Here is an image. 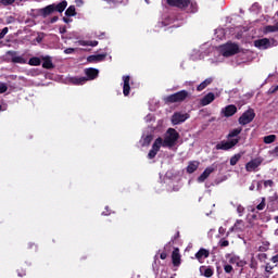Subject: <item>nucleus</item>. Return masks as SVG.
I'll list each match as a JSON object with an SVG mask.
<instances>
[{
  "instance_id": "f257e3e1",
  "label": "nucleus",
  "mask_w": 278,
  "mask_h": 278,
  "mask_svg": "<svg viewBox=\"0 0 278 278\" xmlns=\"http://www.w3.org/2000/svg\"><path fill=\"white\" fill-rule=\"evenodd\" d=\"M179 138L180 136L175 128H168L166 130L164 139H162L161 147H164L165 149H173V147L177 144Z\"/></svg>"
},
{
  "instance_id": "f03ea898",
  "label": "nucleus",
  "mask_w": 278,
  "mask_h": 278,
  "mask_svg": "<svg viewBox=\"0 0 278 278\" xmlns=\"http://www.w3.org/2000/svg\"><path fill=\"white\" fill-rule=\"evenodd\" d=\"M186 99H190V92L188 90H180L176 93L169 94L164 98L165 103H184Z\"/></svg>"
},
{
  "instance_id": "7ed1b4c3",
  "label": "nucleus",
  "mask_w": 278,
  "mask_h": 278,
  "mask_svg": "<svg viewBox=\"0 0 278 278\" xmlns=\"http://www.w3.org/2000/svg\"><path fill=\"white\" fill-rule=\"evenodd\" d=\"M220 53L224 58L238 55V53H240V46H238V43L227 42L220 46Z\"/></svg>"
},
{
  "instance_id": "20e7f679",
  "label": "nucleus",
  "mask_w": 278,
  "mask_h": 278,
  "mask_svg": "<svg viewBox=\"0 0 278 278\" xmlns=\"http://www.w3.org/2000/svg\"><path fill=\"white\" fill-rule=\"evenodd\" d=\"M254 119H255V110L248 109L239 117L238 122H239V125H243L244 126V125H249V123H253Z\"/></svg>"
},
{
  "instance_id": "39448f33",
  "label": "nucleus",
  "mask_w": 278,
  "mask_h": 278,
  "mask_svg": "<svg viewBox=\"0 0 278 278\" xmlns=\"http://www.w3.org/2000/svg\"><path fill=\"white\" fill-rule=\"evenodd\" d=\"M238 142H240V139L237 138V139H231L230 141H222L219 143H217L215 146V149L217 151H229L231 149H233V147H236V144H238Z\"/></svg>"
},
{
  "instance_id": "423d86ee",
  "label": "nucleus",
  "mask_w": 278,
  "mask_h": 278,
  "mask_svg": "<svg viewBox=\"0 0 278 278\" xmlns=\"http://www.w3.org/2000/svg\"><path fill=\"white\" fill-rule=\"evenodd\" d=\"M160 149H162V137H157L155 141L152 144V149L148 153V159L153 160L155 159V155L160 152Z\"/></svg>"
},
{
  "instance_id": "0eeeda50",
  "label": "nucleus",
  "mask_w": 278,
  "mask_h": 278,
  "mask_svg": "<svg viewBox=\"0 0 278 278\" xmlns=\"http://www.w3.org/2000/svg\"><path fill=\"white\" fill-rule=\"evenodd\" d=\"M166 3L170 8H178L179 10L190 8V0H166Z\"/></svg>"
},
{
  "instance_id": "6e6552de",
  "label": "nucleus",
  "mask_w": 278,
  "mask_h": 278,
  "mask_svg": "<svg viewBox=\"0 0 278 278\" xmlns=\"http://www.w3.org/2000/svg\"><path fill=\"white\" fill-rule=\"evenodd\" d=\"M188 118H190V114L176 112L172 116V123L173 125H181V123H186Z\"/></svg>"
},
{
  "instance_id": "1a4fd4ad",
  "label": "nucleus",
  "mask_w": 278,
  "mask_h": 278,
  "mask_svg": "<svg viewBox=\"0 0 278 278\" xmlns=\"http://www.w3.org/2000/svg\"><path fill=\"white\" fill-rule=\"evenodd\" d=\"M260 166H262V160L253 159L245 164V170L247 173H255Z\"/></svg>"
},
{
  "instance_id": "9d476101",
  "label": "nucleus",
  "mask_w": 278,
  "mask_h": 278,
  "mask_svg": "<svg viewBox=\"0 0 278 278\" xmlns=\"http://www.w3.org/2000/svg\"><path fill=\"white\" fill-rule=\"evenodd\" d=\"M53 12H55L53 4H49L46 8L37 10L38 16H42V18H47V16H51V14H53Z\"/></svg>"
},
{
  "instance_id": "9b49d317",
  "label": "nucleus",
  "mask_w": 278,
  "mask_h": 278,
  "mask_svg": "<svg viewBox=\"0 0 278 278\" xmlns=\"http://www.w3.org/2000/svg\"><path fill=\"white\" fill-rule=\"evenodd\" d=\"M85 75L87 76V81H92L99 77V70L94 67L85 68Z\"/></svg>"
},
{
  "instance_id": "f8f14e48",
  "label": "nucleus",
  "mask_w": 278,
  "mask_h": 278,
  "mask_svg": "<svg viewBox=\"0 0 278 278\" xmlns=\"http://www.w3.org/2000/svg\"><path fill=\"white\" fill-rule=\"evenodd\" d=\"M8 55H10L11 62H13V64H27V60H25L23 56L16 55V51H9Z\"/></svg>"
},
{
  "instance_id": "ddd939ff",
  "label": "nucleus",
  "mask_w": 278,
  "mask_h": 278,
  "mask_svg": "<svg viewBox=\"0 0 278 278\" xmlns=\"http://www.w3.org/2000/svg\"><path fill=\"white\" fill-rule=\"evenodd\" d=\"M238 112V108L235 104H229L223 109L222 113L226 118L233 116Z\"/></svg>"
},
{
  "instance_id": "4468645a",
  "label": "nucleus",
  "mask_w": 278,
  "mask_h": 278,
  "mask_svg": "<svg viewBox=\"0 0 278 278\" xmlns=\"http://www.w3.org/2000/svg\"><path fill=\"white\" fill-rule=\"evenodd\" d=\"M123 94L124 97H129V92H131V86L129 85V83L131 81V77L123 76Z\"/></svg>"
},
{
  "instance_id": "2eb2a0df",
  "label": "nucleus",
  "mask_w": 278,
  "mask_h": 278,
  "mask_svg": "<svg viewBox=\"0 0 278 278\" xmlns=\"http://www.w3.org/2000/svg\"><path fill=\"white\" fill-rule=\"evenodd\" d=\"M254 47H257V49H270V39H257L254 41Z\"/></svg>"
},
{
  "instance_id": "dca6fc26",
  "label": "nucleus",
  "mask_w": 278,
  "mask_h": 278,
  "mask_svg": "<svg viewBox=\"0 0 278 278\" xmlns=\"http://www.w3.org/2000/svg\"><path fill=\"white\" fill-rule=\"evenodd\" d=\"M70 81L73 86H84L88 81V78L86 76H74L70 78Z\"/></svg>"
},
{
  "instance_id": "f3484780",
  "label": "nucleus",
  "mask_w": 278,
  "mask_h": 278,
  "mask_svg": "<svg viewBox=\"0 0 278 278\" xmlns=\"http://www.w3.org/2000/svg\"><path fill=\"white\" fill-rule=\"evenodd\" d=\"M172 262L174 266H180L181 264V254H179L178 248H175L172 252Z\"/></svg>"
},
{
  "instance_id": "a211bd4d",
  "label": "nucleus",
  "mask_w": 278,
  "mask_h": 278,
  "mask_svg": "<svg viewBox=\"0 0 278 278\" xmlns=\"http://www.w3.org/2000/svg\"><path fill=\"white\" fill-rule=\"evenodd\" d=\"M214 99H216V96H214L213 92H208L206 96H204L201 100H200V105H202L203 108H205V105H210V103H212L214 101Z\"/></svg>"
},
{
  "instance_id": "6ab92c4d",
  "label": "nucleus",
  "mask_w": 278,
  "mask_h": 278,
  "mask_svg": "<svg viewBox=\"0 0 278 278\" xmlns=\"http://www.w3.org/2000/svg\"><path fill=\"white\" fill-rule=\"evenodd\" d=\"M42 60V68H46L47 71H51L52 68H55V65L53 64V61L51 60V56H41Z\"/></svg>"
},
{
  "instance_id": "aec40b11",
  "label": "nucleus",
  "mask_w": 278,
  "mask_h": 278,
  "mask_svg": "<svg viewBox=\"0 0 278 278\" xmlns=\"http://www.w3.org/2000/svg\"><path fill=\"white\" fill-rule=\"evenodd\" d=\"M52 7L54 8V12H59V14H62L64 10L68 7V2L66 0H62L59 3H52Z\"/></svg>"
},
{
  "instance_id": "412c9836",
  "label": "nucleus",
  "mask_w": 278,
  "mask_h": 278,
  "mask_svg": "<svg viewBox=\"0 0 278 278\" xmlns=\"http://www.w3.org/2000/svg\"><path fill=\"white\" fill-rule=\"evenodd\" d=\"M214 172V167H206L204 172L198 177L199 184H203L207 177H210V174Z\"/></svg>"
},
{
  "instance_id": "4be33fe9",
  "label": "nucleus",
  "mask_w": 278,
  "mask_h": 278,
  "mask_svg": "<svg viewBox=\"0 0 278 278\" xmlns=\"http://www.w3.org/2000/svg\"><path fill=\"white\" fill-rule=\"evenodd\" d=\"M210 257V250H206L204 248L200 249L197 253H195V258H198L199 262H201V260Z\"/></svg>"
},
{
  "instance_id": "5701e85b",
  "label": "nucleus",
  "mask_w": 278,
  "mask_h": 278,
  "mask_svg": "<svg viewBox=\"0 0 278 278\" xmlns=\"http://www.w3.org/2000/svg\"><path fill=\"white\" fill-rule=\"evenodd\" d=\"M106 54H93V55H89L87 58V62H103V60H105Z\"/></svg>"
},
{
  "instance_id": "b1692460",
  "label": "nucleus",
  "mask_w": 278,
  "mask_h": 278,
  "mask_svg": "<svg viewBox=\"0 0 278 278\" xmlns=\"http://www.w3.org/2000/svg\"><path fill=\"white\" fill-rule=\"evenodd\" d=\"M198 168H199V162L190 161L188 166H187V173L189 175H192V173L197 172Z\"/></svg>"
},
{
  "instance_id": "393cba45",
  "label": "nucleus",
  "mask_w": 278,
  "mask_h": 278,
  "mask_svg": "<svg viewBox=\"0 0 278 278\" xmlns=\"http://www.w3.org/2000/svg\"><path fill=\"white\" fill-rule=\"evenodd\" d=\"M203 269H204V271H203ZM200 271L203 273L202 275L206 278L214 277V269L210 266L208 267L201 266Z\"/></svg>"
},
{
  "instance_id": "a878e982",
  "label": "nucleus",
  "mask_w": 278,
  "mask_h": 278,
  "mask_svg": "<svg viewBox=\"0 0 278 278\" xmlns=\"http://www.w3.org/2000/svg\"><path fill=\"white\" fill-rule=\"evenodd\" d=\"M212 81H214V78H212V77L206 78L205 80H203V81L197 87L198 92H201V91L205 90L206 86H210V85L212 84Z\"/></svg>"
},
{
  "instance_id": "bb28decb",
  "label": "nucleus",
  "mask_w": 278,
  "mask_h": 278,
  "mask_svg": "<svg viewBox=\"0 0 278 278\" xmlns=\"http://www.w3.org/2000/svg\"><path fill=\"white\" fill-rule=\"evenodd\" d=\"M240 134H242V127L232 129V130L227 135V138H228V140H229V139H231V138H236L237 136H240Z\"/></svg>"
},
{
  "instance_id": "cd10ccee",
  "label": "nucleus",
  "mask_w": 278,
  "mask_h": 278,
  "mask_svg": "<svg viewBox=\"0 0 278 278\" xmlns=\"http://www.w3.org/2000/svg\"><path fill=\"white\" fill-rule=\"evenodd\" d=\"M29 66H40L42 64V61L38 56H33L28 61Z\"/></svg>"
},
{
  "instance_id": "c85d7f7f",
  "label": "nucleus",
  "mask_w": 278,
  "mask_h": 278,
  "mask_svg": "<svg viewBox=\"0 0 278 278\" xmlns=\"http://www.w3.org/2000/svg\"><path fill=\"white\" fill-rule=\"evenodd\" d=\"M65 16L71 17V16H77V11L75 9V5H70L66 11H65Z\"/></svg>"
},
{
  "instance_id": "c756f323",
  "label": "nucleus",
  "mask_w": 278,
  "mask_h": 278,
  "mask_svg": "<svg viewBox=\"0 0 278 278\" xmlns=\"http://www.w3.org/2000/svg\"><path fill=\"white\" fill-rule=\"evenodd\" d=\"M199 11V5L197 4L195 1L189 0V12L191 14H195V12Z\"/></svg>"
},
{
  "instance_id": "7c9ffc66",
  "label": "nucleus",
  "mask_w": 278,
  "mask_h": 278,
  "mask_svg": "<svg viewBox=\"0 0 278 278\" xmlns=\"http://www.w3.org/2000/svg\"><path fill=\"white\" fill-rule=\"evenodd\" d=\"M276 140H277L276 135H269L264 137L263 142H265V144H273V142H275Z\"/></svg>"
},
{
  "instance_id": "2f4dec72",
  "label": "nucleus",
  "mask_w": 278,
  "mask_h": 278,
  "mask_svg": "<svg viewBox=\"0 0 278 278\" xmlns=\"http://www.w3.org/2000/svg\"><path fill=\"white\" fill-rule=\"evenodd\" d=\"M242 157V154L238 153L230 157V166H236L238 162H240V159Z\"/></svg>"
},
{
  "instance_id": "473e14b6",
  "label": "nucleus",
  "mask_w": 278,
  "mask_h": 278,
  "mask_svg": "<svg viewBox=\"0 0 278 278\" xmlns=\"http://www.w3.org/2000/svg\"><path fill=\"white\" fill-rule=\"evenodd\" d=\"M152 141H153V136L152 135H148V136L142 138L141 146L149 147V144H151Z\"/></svg>"
},
{
  "instance_id": "72a5a7b5",
  "label": "nucleus",
  "mask_w": 278,
  "mask_h": 278,
  "mask_svg": "<svg viewBox=\"0 0 278 278\" xmlns=\"http://www.w3.org/2000/svg\"><path fill=\"white\" fill-rule=\"evenodd\" d=\"M265 31H267L268 34H273L275 31H278V22L275 25L266 26Z\"/></svg>"
},
{
  "instance_id": "f704fd0d",
  "label": "nucleus",
  "mask_w": 278,
  "mask_h": 278,
  "mask_svg": "<svg viewBox=\"0 0 278 278\" xmlns=\"http://www.w3.org/2000/svg\"><path fill=\"white\" fill-rule=\"evenodd\" d=\"M250 268H252V270H257V261L255 260V256L251 257Z\"/></svg>"
},
{
  "instance_id": "c9c22d12",
  "label": "nucleus",
  "mask_w": 278,
  "mask_h": 278,
  "mask_svg": "<svg viewBox=\"0 0 278 278\" xmlns=\"http://www.w3.org/2000/svg\"><path fill=\"white\" fill-rule=\"evenodd\" d=\"M224 271H225L227 275H231V273H233V266H231L230 264H225V265H224Z\"/></svg>"
},
{
  "instance_id": "e433bc0d",
  "label": "nucleus",
  "mask_w": 278,
  "mask_h": 278,
  "mask_svg": "<svg viewBox=\"0 0 278 278\" xmlns=\"http://www.w3.org/2000/svg\"><path fill=\"white\" fill-rule=\"evenodd\" d=\"M236 266H238V268H241L240 273H242L244 266H247V261H242L239 258V261H237V263H236Z\"/></svg>"
},
{
  "instance_id": "4c0bfd02",
  "label": "nucleus",
  "mask_w": 278,
  "mask_h": 278,
  "mask_svg": "<svg viewBox=\"0 0 278 278\" xmlns=\"http://www.w3.org/2000/svg\"><path fill=\"white\" fill-rule=\"evenodd\" d=\"M275 266L270 265V263H266L265 265V273H268V275H273V269Z\"/></svg>"
},
{
  "instance_id": "58836bf2",
  "label": "nucleus",
  "mask_w": 278,
  "mask_h": 278,
  "mask_svg": "<svg viewBox=\"0 0 278 278\" xmlns=\"http://www.w3.org/2000/svg\"><path fill=\"white\" fill-rule=\"evenodd\" d=\"M258 262H265V260H268V254L266 253H260L257 254Z\"/></svg>"
},
{
  "instance_id": "ea45409f",
  "label": "nucleus",
  "mask_w": 278,
  "mask_h": 278,
  "mask_svg": "<svg viewBox=\"0 0 278 278\" xmlns=\"http://www.w3.org/2000/svg\"><path fill=\"white\" fill-rule=\"evenodd\" d=\"M8 92V85L0 84V94Z\"/></svg>"
},
{
  "instance_id": "a19ab883",
  "label": "nucleus",
  "mask_w": 278,
  "mask_h": 278,
  "mask_svg": "<svg viewBox=\"0 0 278 278\" xmlns=\"http://www.w3.org/2000/svg\"><path fill=\"white\" fill-rule=\"evenodd\" d=\"M16 0H0L2 5H12Z\"/></svg>"
},
{
  "instance_id": "79ce46f5",
  "label": "nucleus",
  "mask_w": 278,
  "mask_h": 278,
  "mask_svg": "<svg viewBox=\"0 0 278 278\" xmlns=\"http://www.w3.org/2000/svg\"><path fill=\"white\" fill-rule=\"evenodd\" d=\"M85 45L87 47H97L99 45V41L93 40V41H86Z\"/></svg>"
},
{
  "instance_id": "37998d69",
  "label": "nucleus",
  "mask_w": 278,
  "mask_h": 278,
  "mask_svg": "<svg viewBox=\"0 0 278 278\" xmlns=\"http://www.w3.org/2000/svg\"><path fill=\"white\" fill-rule=\"evenodd\" d=\"M9 29L8 27H4L0 33V40H3L5 38V35L8 34Z\"/></svg>"
},
{
  "instance_id": "c03bdc74",
  "label": "nucleus",
  "mask_w": 278,
  "mask_h": 278,
  "mask_svg": "<svg viewBox=\"0 0 278 278\" xmlns=\"http://www.w3.org/2000/svg\"><path fill=\"white\" fill-rule=\"evenodd\" d=\"M25 275H27V270L20 268L17 269V276L18 277H25Z\"/></svg>"
},
{
  "instance_id": "a18cd8bd",
  "label": "nucleus",
  "mask_w": 278,
  "mask_h": 278,
  "mask_svg": "<svg viewBox=\"0 0 278 278\" xmlns=\"http://www.w3.org/2000/svg\"><path fill=\"white\" fill-rule=\"evenodd\" d=\"M264 207H266V202L263 199L262 202L256 206V210L262 211L264 210Z\"/></svg>"
},
{
  "instance_id": "49530a36",
  "label": "nucleus",
  "mask_w": 278,
  "mask_h": 278,
  "mask_svg": "<svg viewBox=\"0 0 278 278\" xmlns=\"http://www.w3.org/2000/svg\"><path fill=\"white\" fill-rule=\"evenodd\" d=\"M219 247H223V248L229 247V241L226 240V239H222V240L219 241Z\"/></svg>"
},
{
  "instance_id": "de8ad7c7",
  "label": "nucleus",
  "mask_w": 278,
  "mask_h": 278,
  "mask_svg": "<svg viewBox=\"0 0 278 278\" xmlns=\"http://www.w3.org/2000/svg\"><path fill=\"white\" fill-rule=\"evenodd\" d=\"M277 91H278V85L270 87L268 90V94H275V92H277Z\"/></svg>"
},
{
  "instance_id": "09e8293b",
  "label": "nucleus",
  "mask_w": 278,
  "mask_h": 278,
  "mask_svg": "<svg viewBox=\"0 0 278 278\" xmlns=\"http://www.w3.org/2000/svg\"><path fill=\"white\" fill-rule=\"evenodd\" d=\"M239 260H240V257L232 256V257L229 258V264H237Z\"/></svg>"
},
{
  "instance_id": "8fccbe9b",
  "label": "nucleus",
  "mask_w": 278,
  "mask_h": 278,
  "mask_svg": "<svg viewBox=\"0 0 278 278\" xmlns=\"http://www.w3.org/2000/svg\"><path fill=\"white\" fill-rule=\"evenodd\" d=\"M64 53L66 55H71V53H75V48H67V49L64 50Z\"/></svg>"
},
{
  "instance_id": "3c124183",
  "label": "nucleus",
  "mask_w": 278,
  "mask_h": 278,
  "mask_svg": "<svg viewBox=\"0 0 278 278\" xmlns=\"http://www.w3.org/2000/svg\"><path fill=\"white\" fill-rule=\"evenodd\" d=\"M273 180H265L264 181V186H265V188H268V186H269V188H273Z\"/></svg>"
},
{
  "instance_id": "603ef678",
  "label": "nucleus",
  "mask_w": 278,
  "mask_h": 278,
  "mask_svg": "<svg viewBox=\"0 0 278 278\" xmlns=\"http://www.w3.org/2000/svg\"><path fill=\"white\" fill-rule=\"evenodd\" d=\"M28 249H34L35 251H38V245H36V243H28Z\"/></svg>"
},
{
  "instance_id": "864d4df0",
  "label": "nucleus",
  "mask_w": 278,
  "mask_h": 278,
  "mask_svg": "<svg viewBox=\"0 0 278 278\" xmlns=\"http://www.w3.org/2000/svg\"><path fill=\"white\" fill-rule=\"evenodd\" d=\"M270 262H273V264H278V254H276L275 256H273L270 258Z\"/></svg>"
},
{
  "instance_id": "5fc2aeb1",
  "label": "nucleus",
  "mask_w": 278,
  "mask_h": 278,
  "mask_svg": "<svg viewBox=\"0 0 278 278\" xmlns=\"http://www.w3.org/2000/svg\"><path fill=\"white\" fill-rule=\"evenodd\" d=\"M166 257H168V254H166V252H162V253L160 254V258H161V260H166Z\"/></svg>"
},
{
  "instance_id": "6e6d98bb",
  "label": "nucleus",
  "mask_w": 278,
  "mask_h": 278,
  "mask_svg": "<svg viewBox=\"0 0 278 278\" xmlns=\"http://www.w3.org/2000/svg\"><path fill=\"white\" fill-rule=\"evenodd\" d=\"M271 155H276V157H278V146L271 151Z\"/></svg>"
},
{
  "instance_id": "4d7b16f0",
  "label": "nucleus",
  "mask_w": 278,
  "mask_h": 278,
  "mask_svg": "<svg viewBox=\"0 0 278 278\" xmlns=\"http://www.w3.org/2000/svg\"><path fill=\"white\" fill-rule=\"evenodd\" d=\"M60 20V17L58 16H53L51 20H50V23H58V21Z\"/></svg>"
},
{
  "instance_id": "13d9d810",
  "label": "nucleus",
  "mask_w": 278,
  "mask_h": 278,
  "mask_svg": "<svg viewBox=\"0 0 278 278\" xmlns=\"http://www.w3.org/2000/svg\"><path fill=\"white\" fill-rule=\"evenodd\" d=\"M60 34H66V26L60 27Z\"/></svg>"
},
{
  "instance_id": "bf43d9fd",
  "label": "nucleus",
  "mask_w": 278,
  "mask_h": 278,
  "mask_svg": "<svg viewBox=\"0 0 278 278\" xmlns=\"http://www.w3.org/2000/svg\"><path fill=\"white\" fill-rule=\"evenodd\" d=\"M73 20L68 18V17H63V23H72Z\"/></svg>"
},
{
  "instance_id": "052dcab7",
  "label": "nucleus",
  "mask_w": 278,
  "mask_h": 278,
  "mask_svg": "<svg viewBox=\"0 0 278 278\" xmlns=\"http://www.w3.org/2000/svg\"><path fill=\"white\" fill-rule=\"evenodd\" d=\"M105 210L108 211L109 207L106 206ZM102 216H110V212L109 211L108 212H102Z\"/></svg>"
},
{
  "instance_id": "680f3d73",
  "label": "nucleus",
  "mask_w": 278,
  "mask_h": 278,
  "mask_svg": "<svg viewBox=\"0 0 278 278\" xmlns=\"http://www.w3.org/2000/svg\"><path fill=\"white\" fill-rule=\"evenodd\" d=\"M237 211L239 212V214H242V212H244V207L238 206Z\"/></svg>"
},
{
  "instance_id": "e2e57ef3",
  "label": "nucleus",
  "mask_w": 278,
  "mask_h": 278,
  "mask_svg": "<svg viewBox=\"0 0 278 278\" xmlns=\"http://www.w3.org/2000/svg\"><path fill=\"white\" fill-rule=\"evenodd\" d=\"M250 190H255V185H251Z\"/></svg>"
},
{
  "instance_id": "0e129e2a",
  "label": "nucleus",
  "mask_w": 278,
  "mask_h": 278,
  "mask_svg": "<svg viewBox=\"0 0 278 278\" xmlns=\"http://www.w3.org/2000/svg\"><path fill=\"white\" fill-rule=\"evenodd\" d=\"M258 251H264V248H263V247H260Z\"/></svg>"
},
{
  "instance_id": "69168bd1",
  "label": "nucleus",
  "mask_w": 278,
  "mask_h": 278,
  "mask_svg": "<svg viewBox=\"0 0 278 278\" xmlns=\"http://www.w3.org/2000/svg\"><path fill=\"white\" fill-rule=\"evenodd\" d=\"M276 223H278V216L275 217Z\"/></svg>"
},
{
  "instance_id": "338daca9",
  "label": "nucleus",
  "mask_w": 278,
  "mask_h": 278,
  "mask_svg": "<svg viewBox=\"0 0 278 278\" xmlns=\"http://www.w3.org/2000/svg\"><path fill=\"white\" fill-rule=\"evenodd\" d=\"M176 238H179V232H177Z\"/></svg>"
},
{
  "instance_id": "774afa93",
  "label": "nucleus",
  "mask_w": 278,
  "mask_h": 278,
  "mask_svg": "<svg viewBox=\"0 0 278 278\" xmlns=\"http://www.w3.org/2000/svg\"><path fill=\"white\" fill-rule=\"evenodd\" d=\"M2 109H3V106L0 104V112H1Z\"/></svg>"
}]
</instances>
